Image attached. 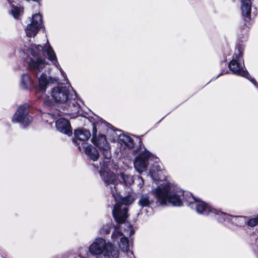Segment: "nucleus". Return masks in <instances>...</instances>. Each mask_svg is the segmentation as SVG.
<instances>
[{
	"mask_svg": "<svg viewBox=\"0 0 258 258\" xmlns=\"http://www.w3.org/2000/svg\"><path fill=\"white\" fill-rule=\"evenodd\" d=\"M246 222L248 226L251 227H254L258 225V214L248 217Z\"/></svg>",
	"mask_w": 258,
	"mask_h": 258,
	"instance_id": "nucleus-23",
	"label": "nucleus"
},
{
	"mask_svg": "<svg viewBox=\"0 0 258 258\" xmlns=\"http://www.w3.org/2000/svg\"><path fill=\"white\" fill-rule=\"evenodd\" d=\"M101 169L99 170L100 176L107 187L111 191L112 195L116 202L112 210V214L115 221L118 224L125 222L127 217V206L132 204L134 199L132 196L123 198L117 191L118 181L117 176L109 168V164L104 162L100 164Z\"/></svg>",
	"mask_w": 258,
	"mask_h": 258,
	"instance_id": "nucleus-2",
	"label": "nucleus"
},
{
	"mask_svg": "<svg viewBox=\"0 0 258 258\" xmlns=\"http://www.w3.org/2000/svg\"><path fill=\"white\" fill-rule=\"evenodd\" d=\"M212 216L220 223H225L230 221L231 215H229L226 213L219 211L216 209L213 210Z\"/></svg>",
	"mask_w": 258,
	"mask_h": 258,
	"instance_id": "nucleus-17",
	"label": "nucleus"
},
{
	"mask_svg": "<svg viewBox=\"0 0 258 258\" xmlns=\"http://www.w3.org/2000/svg\"><path fill=\"white\" fill-rule=\"evenodd\" d=\"M229 222L239 226H241L243 223L246 222L243 217L232 216H231L230 221Z\"/></svg>",
	"mask_w": 258,
	"mask_h": 258,
	"instance_id": "nucleus-22",
	"label": "nucleus"
},
{
	"mask_svg": "<svg viewBox=\"0 0 258 258\" xmlns=\"http://www.w3.org/2000/svg\"><path fill=\"white\" fill-rule=\"evenodd\" d=\"M119 142L121 144L124 145L125 146L129 149H132L134 147V142L132 138L130 136L124 135L121 134L118 137Z\"/></svg>",
	"mask_w": 258,
	"mask_h": 258,
	"instance_id": "nucleus-19",
	"label": "nucleus"
},
{
	"mask_svg": "<svg viewBox=\"0 0 258 258\" xmlns=\"http://www.w3.org/2000/svg\"><path fill=\"white\" fill-rule=\"evenodd\" d=\"M119 228L116 227L111 235V239L114 243H117L119 248L123 252L126 253L129 256L131 257L133 255V252L131 250L132 247V241H130L128 239L124 236L119 231Z\"/></svg>",
	"mask_w": 258,
	"mask_h": 258,
	"instance_id": "nucleus-8",
	"label": "nucleus"
},
{
	"mask_svg": "<svg viewBox=\"0 0 258 258\" xmlns=\"http://www.w3.org/2000/svg\"><path fill=\"white\" fill-rule=\"evenodd\" d=\"M121 177L126 185H131L134 183V180L132 175L122 173L121 175Z\"/></svg>",
	"mask_w": 258,
	"mask_h": 258,
	"instance_id": "nucleus-25",
	"label": "nucleus"
},
{
	"mask_svg": "<svg viewBox=\"0 0 258 258\" xmlns=\"http://www.w3.org/2000/svg\"><path fill=\"white\" fill-rule=\"evenodd\" d=\"M139 180H141V181L143 183V180L142 178H139Z\"/></svg>",
	"mask_w": 258,
	"mask_h": 258,
	"instance_id": "nucleus-29",
	"label": "nucleus"
},
{
	"mask_svg": "<svg viewBox=\"0 0 258 258\" xmlns=\"http://www.w3.org/2000/svg\"><path fill=\"white\" fill-rule=\"evenodd\" d=\"M27 54H30L29 60L28 61L27 68L31 71L34 75L37 76L48 62L45 58L41 57L43 52H45L48 60L52 62L62 74V70L57 61L55 52L50 45L48 40L43 47L40 45H31V46L24 50Z\"/></svg>",
	"mask_w": 258,
	"mask_h": 258,
	"instance_id": "nucleus-3",
	"label": "nucleus"
},
{
	"mask_svg": "<svg viewBox=\"0 0 258 258\" xmlns=\"http://www.w3.org/2000/svg\"><path fill=\"white\" fill-rule=\"evenodd\" d=\"M51 98L48 96L43 94L42 98L46 105L52 104V102L64 103L69 105L72 111L78 112L80 106L76 100V95L69 96V91L66 87H56L53 88L51 93Z\"/></svg>",
	"mask_w": 258,
	"mask_h": 258,
	"instance_id": "nucleus-4",
	"label": "nucleus"
},
{
	"mask_svg": "<svg viewBox=\"0 0 258 258\" xmlns=\"http://www.w3.org/2000/svg\"><path fill=\"white\" fill-rule=\"evenodd\" d=\"M221 74H222V73L221 74L219 75V76H218V77L220 76V75H221Z\"/></svg>",
	"mask_w": 258,
	"mask_h": 258,
	"instance_id": "nucleus-30",
	"label": "nucleus"
},
{
	"mask_svg": "<svg viewBox=\"0 0 258 258\" xmlns=\"http://www.w3.org/2000/svg\"><path fill=\"white\" fill-rule=\"evenodd\" d=\"M29 106L27 104L20 106L12 119V122L19 123L22 127L28 126L33 120V117L29 114Z\"/></svg>",
	"mask_w": 258,
	"mask_h": 258,
	"instance_id": "nucleus-9",
	"label": "nucleus"
},
{
	"mask_svg": "<svg viewBox=\"0 0 258 258\" xmlns=\"http://www.w3.org/2000/svg\"><path fill=\"white\" fill-rule=\"evenodd\" d=\"M74 134L75 138L73 139V142L81 151V148L88 145L86 141L91 136L90 132L85 129H77L75 130Z\"/></svg>",
	"mask_w": 258,
	"mask_h": 258,
	"instance_id": "nucleus-11",
	"label": "nucleus"
},
{
	"mask_svg": "<svg viewBox=\"0 0 258 258\" xmlns=\"http://www.w3.org/2000/svg\"><path fill=\"white\" fill-rule=\"evenodd\" d=\"M152 192L161 205L181 206L185 201L198 213L210 216H212L214 210L203 201L196 199L191 193L184 192L173 183L164 182L153 189Z\"/></svg>",
	"mask_w": 258,
	"mask_h": 258,
	"instance_id": "nucleus-1",
	"label": "nucleus"
},
{
	"mask_svg": "<svg viewBox=\"0 0 258 258\" xmlns=\"http://www.w3.org/2000/svg\"><path fill=\"white\" fill-rule=\"evenodd\" d=\"M241 9L242 15L247 18H250L251 14V2L250 0H241Z\"/></svg>",
	"mask_w": 258,
	"mask_h": 258,
	"instance_id": "nucleus-18",
	"label": "nucleus"
},
{
	"mask_svg": "<svg viewBox=\"0 0 258 258\" xmlns=\"http://www.w3.org/2000/svg\"><path fill=\"white\" fill-rule=\"evenodd\" d=\"M23 12V9L20 7L13 6L12 8L11 13L15 19H18L22 14Z\"/></svg>",
	"mask_w": 258,
	"mask_h": 258,
	"instance_id": "nucleus-24",
	"label": "nucleus"
},
{
	"mask_svg": "<svg viewBox=\"0 0 258 258\" xmlns=\"http://www.w3.org/2000/svg\"><path fill=\"white\" fill-rule=\"evenodd\" d=\"M43 26L42 17L40 14H35L32 17L31 22L28 24L25 31L28 37H34Z\"/></svg>",
	"mask_w": 258,
	"mask_h": 258,
	"instance_id": "nucleus-10",
	"label": "nucleus"
},
{
	"mask_svg": "<svg viewBox=\"0 0 258 258\" xmlns=\"http://www.w3.org/2000/svg\"><path fill=\"white\" fill-rule=\"evenodd\" d=\"M47 116H50V115L49 114H43V117H46Z\"/></svg>",
	"mask_w": 258,
	"mask_h": 258,
	"instance_id": "nucleus-28",
	"label": "nucleus"
},
{
	"mask_svg": "<svg viewBox=\"0 0 258 258\" xmlns=\"http://www.w3.org/2000/svg\"><path fill=\"white\" fill-rule=\"evenodd\" d=\"M149 157V153L145 151L140 153L136 157L134 161V167L138 172L141 173L146 170L148 164Z\"/></svg>",
	"mask_w": 258,
	"mask_h": 258,
	"instance_id": "nucleus-12",
	"label": "nucleus"
},
{
	"mask_svg": "<svg viewBox=\"0 0 258 258\" xmlns=\"http://www.w3.org/2000/svg\"><path fill=\"white\" fill-rule=\"evenodd\" d=\"M105 127L106 123L104 122H101L100 124L98 123L94 124L93 127V135L91 141L102 152L104 157L109 160L111 157L110 147L106 140V136L102 134L97 135L98 129L101 131Z\"/></svg>",
	"mask_w": 258,
	"mask_h": 258,
	"instance_id": "nucleus-7",
	"label": "nucleus"
},
{
	"mask_svg": "<svg viewBox=\"0 0 258 258\" xmlns=\"http://www.w3.org/2000/svg\"><path fill=\"white\" fill-rule=\"evenodd\" d=\"M110 228L109 226H104L101 230V233L102 234H108L110 232Z\"/></svg>",
	"mask_w": 258,
	"mask_h": 258,
	"instance_id": "nucleus-26",
	"label": "nucleus"
},
{
	"mask_svg": "<svg viewBox=\"0 0 258 258\" xmlns=\"http://www.w3.org/2000/svg\"><path fill=\"white\" fill-rule=\"evenodd\" d=\"M49 79L46 74L42 73L38 78L39 89L40 91L43 92L46 90L48 84Z\"/></svg>",
	"mask_w": 258,
	"mask_h": 258,
	"instance_id": "nucleus-20",
	"label": "nucleus"
},
{
	"mask_svg": "<svg viewBox=\"0 0 258 258\" xmlns=\"http://www.w3.org/2000/svg\"><path fill=\"white\" fill-rule=\"evenodd\" d=\"M21 87L25 90H31L34 87V81L27 74H24L21 76Z\"/></svg>",
	"mask_w": 258,
	"mask_h": 258,
	"instance_id": "nucleus-16",
	"label": "nucleus"
},
{
	"mask_svg": "<svg viewBox=\"0 0 258 258\" xmlns=\"http://www.w3.org/2000/svg\"><path fill=\"white\" fill-rule=\"evenodd\" d=\"M81 149L85 152L89 159L93 161H96L99 157L98 150L92 145H87Z\"/></svg>",
	"mask_w": 258,
	"mask_h": 258,
	"instance_id": "nucleus-15",
	"label": "nucleus"
},
{
	"mask_svg": "<svg viewBox=\"0 0 258 258\" xmlns=\"http://www.w3.org/2000/svg\"><path fill=\"white\" fill-rule=\"evenodd\" d=\"M243 50L242 46L239 45L236 47L233 58L229 63V70L236 75L247 78L256 86V81L249 75L248 72L244 69V61L242 58Z\"/></svg>",
	"mask_w": 258,
	"mask_h": 258,
	"instance_id": "nucleus-6",
	"label": "nucleus"
},
{
	"mask_svg": "<svg viewBox=\"0 0 258 258\" xmlns=\"http://www.w3.org/2000/svg\"><path fill=\"white\" fill-rule=\"evenodd\" d=\"M55 126L58 131L70 136L72 135V130L71 124L68 120L61 118L58 119L55 123Z\"/></svg>",
	"mask_w": 258,
	"mask_h": 258,
	"instance_id": "nucleus-13",
	"label": "nucleus"
},
{
	"mask_svg": "<svg viewBox=\"0 0 258 258\" xmlns=\"http://www.w3.org/2000/svg\"><path fill=\"white\" fill-rule=\"evenodd\" d=\"M164 171L161 169L160 167L157 163L152 165L150 169V177L155 181H162L164 179Z\"/></svg>",
	"mask_w": 258,
	"mask_h": 258,
	"instance_id": "nucleus-14",
	"label": "nucleus"
},
{
	"mask_svg": "<svg viewBox=\"0 0 258 258\" xmlns=\"http://www.w3.org/2000/svg\"><path fill=\"white\" fill-rule=\"evenodd\" d=\"M90 254L96 258L116 257L118 250L110 241L102 237L95 238L89 247Z\"/></svg>",
	"mask_w": 258,
	"mask_h": 258,
	"instance_id": "nucleus-5",
	"label": "nucleus"
},
{
	"mask_svg": "<svg viewBox=\"0 0 258 258\" xmlns=\"http://www.w3.org/2000/svg\"><path fill=\"white\" fill-rule=\"evenodd\" d=\"M128 229L124 230V232L126 234V235H129L130 236H131L134 233V231L133 230L131 226L127 227Z\"/></svg>",
	"mask_w": 258,
	"mask_h": 258,
	"instance_id": "nucleus-27",
	"label": "nucleus"
},
{
	"mask_svg": "<svg viewBox=\"0 0 258 258\" xmlns=\"http://www.w3.org/2000/svg\"><path fill=\"white\" fill-rule=\"evenodd\" d=\"M153 203V201L152 200H150L149 197L148 195H142L138 202L139 206L142 208H149Z\"/></svg>",
	"mask_w": 258,
	"mask_h": 258,
	"instance_id": "nucleus-21",
	"label": "nucleus"
}]
</instances>
